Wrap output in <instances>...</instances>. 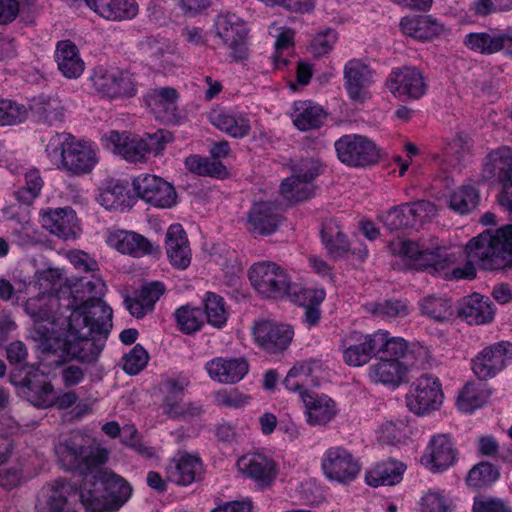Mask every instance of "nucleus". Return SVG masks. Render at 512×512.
<instances>
[{
  "instance_id": "17",
  "label": "nucleus",
  "mask_w": 512,
  "mask_h": 512,
  "mask_svg": "<svg viewBox=\"0 0 512 512\" xmlns=\"http://www.w3.org/2000/svg\"><path fill=\"white\" fill-rule=\"evenodd\" d=\"M339 349L345 364L361 367L377 355L374 333L349 332L341 338Z\"/></svg>"
},
{
  "instance_id": "20",
  "label": "nucleus",
  "mask_w": 512,
  "mask_h": 512,
  "mask_svg": "<svg viewBox=\"0 0 512 512\" xmlns=\"http://www.w3.org/2000/svg\"><path fill=\"white\" fill-rule=\"evenodd\" d=\"M217 35L233 50V58L241 60L246 58L247 49L244 40L247 36L245 22L233 13L220 14L215 20Z\"/></svg>"
},
{
  "instance_id": "10",
  "label": "nucleus",
  "mask_w": 512,
  "mask_h": 512,
  "mask_svg": "<svg viewBox=\"0 0 512 512\" xmlns=\"http://www.w3.org/2000/svg\"><path fill=\"white\" fill-rule=\"evenodd\" d=\"M443 399L440 380L430 374H422L416 378L405 395L408 410L416 416L429 415L439 410Z\"/></svg>"
},
{
  "instance_id": "48",
  "label": "nucleus",
  "mask_w": 512,
  "mask_h": 512,
  "mask_svg": "<svg viewBox=\"0 0 512 512\" xmlns=\"http://www.w3.org/2000/svg\"><path fill=\"white\" fill-rule=\"evenodd\" d=\"M315 189L313 181L289 176L281 182L280 194L287 202L298 203L314 197Z\"/></svg>"
},
{
  "instance_id": "58",
  "label": "nucleus",
  "mask_w": 512,
  "mask_h": 512,
  "mask_svg": "<svg viewBox=\"0 0 512 512\" xmlns=\"http://www.w3.org/2000/svg\"><path fill=\"white\" fill-rule=\"evenodd\" d=\"M204 307L209 324L216 328H221L226 324L228 313L224 299L221 296L213 292H207Z\"/></svg>"
},
{
  "instance_id": "63",
  "label": "nucleus",
  "mask_w": 512,
  "mask_h": 512,
  "mask_svg": "<svg viewBox=\"0 0 512 512\" xmlns=\"http://www.w3.org/2000/svg\"><path fill=\"white\" fill-rule=\"evenodd\" d=\"M384 225L390 231H398L404 228H414L406 204L390 209L381 216Z\"/></svg>"
},
{
  "instance_id": "14",
  "label": "nucleus",
  "mask_w": 512,
  "mask_h": 512,
  "mask_svg": "<svg viewBox=\"0 0 512 512\" xmlns=\"http://www.w3.org/2000/svg\"><path fill=\"white\" fill-rule=\"evenodd\" d=\"M325 476L332 481L348 484L360 472V465L350 451L341 446L327 449L321 461Z\"/></svg>"
},
{
  "instance_id": "42",
  "label": "nucleus",
  "mask_w": 512,
  "mask_h": 512,
  "mask_svg": "<svg viewBox=\"0 0 512 512\" xmlns=\"http://www.w3.org/2000/svg\"><path fill=\"white\" fill-rule=\"evenodd\" d=\"M58 298L49 294H42L38 297L29 298L25 303L26 313L34 322H47L50 325H57L60 318L56 316Z\"/></svg>"
},
{
  "instance_id": "30",
  "label": "nucleus",
  "mask_w": 512,
  "mask_h": 512,
  "mask_svg": "<svg viewBox=\"0 0 512 512\" xmlns=\"http://www.w3.org/2000/svg\"><path fill=\"white\" fill-rule=\"evenodd\" d=\"M202 463L196 456L179 453L166 466V479L177 485L187 486L201 474Z\"/></svg>"
},
{
  "instance_id": "32",
  "label": "nucleus",
  "mask_w": 512,
  "mask_h": 512,
  "mask_svg": "<svg viewBox=\"0 0 512 512\" xmlns=\"http://www.w3.org/2000/svg\"><path fill=\"white\" fill-rule=\"evenodd\" d=\"M178 93L174 88L154 89L146 97V103L155 117L163 122L176 120Z\"/></svg>"
},
{
  "instance_id": "2",
  "label": "nucleus",
  "mask_w": 512,
  "mask_h": 512,
  "mask_svg": "<svg viewBox=\"0 0 512 512\" xmlns=\"http://www.w3.org/2000/svg\"><path fill=\"white\" fill-rule=\"evenodd\" d=\"M318 368L320 365L317 361L300 362L290 369L283 381L287 390L300 395L310 425H326L338 412L336 402L329 396L307 392L309 387L317 385L315 372Z\"/></svg>"
},
{
  "instance_id": "6",
  "label": "nucleus",
  "mask_w": 512,
  "mask_h": 512,
  "mask_svg": "<svg viewBox=\"0 0 512 512\" xmlns=\"http://www.w3.org/2000/svg\"><path fill=\"white\" fill-rule=\"evenodd\" d=\"M248 275L252 287L263 298H291L300 288L292 283L286 269L275 262L255 263L250 267Z\"/></svg>"
},
{
  "instance_id": "5",
  "label": "nucleus",
  "mask_w": 512,
  "mask_h": 512,
  "mask_svg": "<svg viewBox=\"0 0 512 512\" xmlns=\"http://www.w3.org/2000/svg\"><path fill=\"white\" fill-rule=\"evenodd\" d=\"M46 152L51 158H59V168L70 175L90 173L98 162L96 152L69 133H57L52 136L46 146Z\"/></svg>"
},
{
  "instance_id": "33",
  "label": "nucleus",
  "mask_w": 512,
  "mask_h": 512,
  "mask_svg": "<svg viewBox=\"0 0 512 512\" xmlns=\"http://www.w3.org/2000/svg\"><path fill=\"white\" fill-rule=\"evenodd\" d=\"M210 121L217 129L233 138H244L251 131L250 119L243 113L230 110H214Z\"/></svg>"
},
{
  "instance_id": "3",
  "label": "nucleus",
  "mask_w": 512,
  "mask_h": 512,
  "mask_svg": "<svg viewBox=\"0 0 512 512\" xmlns=\"http://www.w3.org/2000/svg\"><path fill=\"white\" fill-rule=\"evenodd\" d=\"M470 262L484 270H500L512 266V224L486 231L466 245Z\"/></svg>"
},
{
  "instance_id": "16",
  "label": "nucleus",
  "mask_w": 512,
  "mask_h": 512,
  "mask_svg": "<svg viewBox=\"0 0 512 512\" xmlns=\"http://www.w3.org/2000/svg\"><path fill=\"white\" fill-rule=\"evenodd\" d=\"M132 184L140 198L156 207L168 208L176 202L174 187L156 175L141 174Z\"/></svg>"
},
{
  "instance_id": "34",
  "label": "nucleus",
  "mask_w": 512,
  "mask_h": 512,
  "mask_svg": "<svg viewBox=\"0 0 512 512\" xmlns=\"http://www.w3.org/2000/svg\"><path fill=\"white\" fill-rule=\"evenodd\" d=\"M87 6L104 19L123 21L138 14L135 0H86Z\"/></svg>"
},
{
  "instance_id": "18",
  "label": "nucleus",
  "mask_w": 512,
  "mask_h": 512,
  "mask_svg": "<svg viewBox=\"0 0 512 512\" xmlns=\"http://www.w3.org/2000/svg\"><path fill=\"white\" fill-rule=\"evenodd\" d=\"M386 86L398 98L420 99L427 91V83L423 74L414 67H402L393 70Z\"/></svg>"
},
{
  "instance_id": "64",
  "label": "nucleus",
  "mask_w": 512,
  "mask_h": 512,
  "mask_svg": "<svg viewBox=\"0 0 512 512\" xmlns=\"http://www.w3.org/2000/svg\"><path fill=\"white\" fill-rule=\"evenodd\" d=\"M452 502L440 491L429 490L420 503L421 512H451Z\"/></svg>"
},
{
  "instance_id": "44",
  "label": "nucleus",
  "mask_w": 512,
  "mask_h": 512,
  "mask_svg": "<svg viewBox=\"0 0 512 512\" xmlns=\"http://www.w3.org/2000/svg\"><path fill=\"white\" fill-rule=\"evenodd\" d=\"M104 492L113 512L117 511L130 498L132 488L122 477L114 473L103 472L100 474Z\"/></svg>"
},
{
  "instance_id": "39",
  "label": "nucleus",
  "mask_w": 512,
  "mask_h": 512,
  "mask_svg": "<svg viewBox=\"0 0 512 512\" xmlns=\"http://www.w3.org/2000/svg\"><path fill=\"white\" fill-rule=\"evenodd\" d=\"M55 58L61 73L69 79L78 78L84 71V61L77 46L70 40L57 43Z\"/></svg>"
},
{
  "instance_id": "29",
  "label": "nucleus",
  "mask_w": 512,
  "mask_h": 512,
  "mask_svg": "<svg viewBox=\"0 0 512 512\" xmlns=\"http://www.w3.org/2000/svg\"><path fill=\"white\" fill-rule=\"evenodd\" d=\"M165 250L172 266L184 270L191 263V248L187 234L180 224L171 225L165 237Z\"/></svg>"
},
{
  "instance_id": "61",
  "label": "nucleus",
  "mask_w": 512,
  "mask_h": 512,
  "mask_svg": "<svg viewBox=\"0 0 512 512\" xmlns=\"http://www.w3.org/2000/svg\"><path fill=\"white\" fill-rule=\"evenodd\" d=\"M498 478L499 471L494 465L481 462L469 471L466 481L469 486L480 488L492 484Z\"/></svg>"
},
{
  "instance_id": "36",
  "label": "nucleus",
  "mask_w": 512,
  "mask_h": 512,
  "mask_svg": "<svg viewBox=\"0 0 512 512\" xmlns=\"http://www.w3.org/2000/svg\"><path fill=\"white\" fill-rule=\"evenodd\" d=\"M77 499L91 512H113L107 500L104 486L99 475L86 477L80 491H77Z\"/></svg>"
},
{
  "instance_id": "11",
  "label": "nucleus",
  "mask_w": 512,
  "mask_h": 512,
  "mask_svg": "<svg viewBox=\"0 0 512 512\" xmlns=\"http://www.w3.org/2000/svg\"><path fill=\"white\" fill-rule=\"evenodd\" d=\"M338 159L350 167H367L378 162L380 154L376 145L367 137L348 134L334 144Z\"/></svg>"
},
{
  "instance_id": "26",
  "label": "nucleus",
  "mask_w": 512,
  "mask_h": 512,
  "mask_svg": "<svg viewBox=\"0 0 512 512\" xmlns=\"http://www.w3.org/2000/svg\"><path fill=\"white\" fill-rule=\"evenodd\" d=\"M373 71L362 59L349 60L344 66L345 88L351 99L363 101L367 97V88L372 82Z\"/></svg>"
},
{
  "instance_id": "59",
  "label": "nucleus",
  "mask_w": 512,
  "mask_h": 512,
  "mask_svg": "<svg viewBox=\"0 0 512 512\" xmlns=\"http://www.w3.org/2000/svg\"><path fill=\"white\" fill-rule=\"evenodd\" d=\"M185 167L192 173L200 176L219 177L225 173V166L215 160L201 157L199 155H191L185 159Z\"/></svg>"
},
{
  "instance_id": "21",
  "label": "nucleus",
  "mask_w": 512,
  "mask_h": 512,
  "mask_svg": "<svg viewBox=\"0 0 512 512\" xmlns=\"http://www.w3.org/2000/svg\"><path fill=\"white\" fill-rule=\"evenodd\" d=\"M237 466L260 489L270 487L278 474L275 461L262 453H248L240 457Z\"/></svg>"
},
{
  "instance_id": "62",
  "label": "nucleus",
  "mask_w": 512,
  "mask_h": 512,
  "mask_svg": "<svg viewBox=\"0 0 512 512\" xmlns=\"http://www.w3.org/2000/svg\"><path fill=\"white\" fill-rule=\"evenodd\" d=\"M291 175L307 181H313L320 174L321 165L318 160L312 157H305L290 160Z\"/></svg>"
},
{
  "instance_id": "7",
  "label": "nucleus",
  "mask_w": 512,
  "mask_h": 512,
  "mask_svg": "<svg viewBox=\"0 0 512 512\" xmlns=\"http://www.w3.org/2000/svg\"><path fill=\"white\" fill-rule=\"evenodd\" d=\"M89 82L97 95L107 99L130 98L137 93L135 74L117 67H95Z\"/></svg>"
},
{
  "instance_id": "8",
  "label": "nucleus",
  "mask_w": 512,
  "mask_h": 512,
  "mask_svg": "<svg viewBox=\"0 0 512 512\" xmlns=\"http://www.w3.org/2000/svg\"><path fill=\"white\" fill-rule=\"evenodd\" d=\"M107 141L115 153L129 162L138 163L146 161L148 154L158 155L165 147L166 138L161 130L145 137L111 131Z\"/></svg>"
},
{
  "instance_id": "40",
  "label": "nucleus",
  "mask_w": 512,
  "mask_h": 512,
  "mask_svg": "<svg viewBox=\"0 0 512 512\" xmlns=\"http://www.w3.org/2000/svg\"><path fill=\"white\" fill-rule=\"evenodd\" d=\"M400 27L404 34L419 40H431L444 30L443 25L429 15L404 17Z\"/></svg>"
},
{
  "instance_id": "12",
  "label": "nucleus",
  "mask_w": 512,
  "mask_h": 512,
  "mask_svg": "<svg viewBox=\"0 0 512 512\" xmlns=\"http://www.w3.org/2000/svg\"><path fill=\"white\" fill-rule=\"evenodd\" d=\"M187 383L169 378L162 383L164 393L159 406L162 414L172 420H191L202 415L203 408L197 402H184V390Z\"/></svg>"
},
{
  "instance_id": "23",
  "label": "nucleus",
  "mask_w": 512,
  "mask_h": 512,
  "mask_svg": "<svg viewBox=\"0 0 512 512\" xmlns=\"http://www.w3.org/2000/svg\"><path fill=\"white\" fill-rule=\"evenodd\" d=\"M106 243L122 254L142 257L159 253V246L133 231L120 229L108 230Z\"/></svg>"
},
{
  "instance_id": "35",
  "label": "nucleus",
  "mask_w": 512,
  "mask_h": 512,
  "mask_svg": "<svg viewBox=\"0 0 512 512\" xmlns=\"http://www.w3.org/2000/svg\"><path fill=\"white\" fill-rule=\"evenodd\" d=\"M459 315L470 325H484L493 321L495 310L489 298L474 293L464 299Z\"/></svg>"
},
{
  "instance_id": "53",
  "label": "nucleus",
  "mask_w": 512,
  "mask_h": 512,
  "mask_svg": "<svg viewBox=\"0 0 512 512\" xmlns=\"http://www.w3.org/2000/svg\"><path fill=\"white\" fill-rule=\"evenodd\" d=\"M24 180V185L14 191V197L20 205L30 206L39 197L44 181L37 169L27 171Z\"/></svg>"
},
{
  "instance_id": "28",
  "label": "nucleus",
  "mask_w": 512,
  "mask_h": 512,
  "mask_svg": "<svg viewBox=\"0 0 512 512\" xmlns=\"http://www.w3.org/2000/svg\"><path fill=\"white\" fill-rule=\"evenodd\" d=\"M205 369L212 380L222 384H235L248 373L249 364L242 357H216L206 363Z\"/></svg>"
},
{
  "instance_id": "46",
  "label": "nucleus",
  "mask_w": 512,
  "mask_h": 512,
  "mask_svg": "<svg viewBox=\"0 0 512 512\" xmlns=\"http://www.w3.org/2000/svg\"><path fill=\"white\" fill-rule=\"evenodd\" d=\"M325 298L323 289L299 288L291 297V300L305 307L304 321L313 326L320 320V310L318 306Z\"/></svg>"
},
{
  "instance_id": "52",
  "label": "nucleus",
  "mask_w": 512,
  "mask_h": 512,
  "mask_svg": "<svg viewBox=\"0 0 512 512\" xmlns=\"http://www.w3.org/2000/svg\"><path fill=\"white\" fill-rule=\"evenodd\" d=\"M464 45L479 54L491 55L500 51L499 32H474L465 35Z\"/></svg>"
},
{
  "instance_id": "25",
  "label": "nucleus",
  "mask_w": 512,
  "mask_h": 512,
  "mask_svg": "<svg viewBox=\"0 0 512 512\" xmlns=\"http://www.w3.org/2000/svg\"><path fill=\"white\" fill-rule=\"evenodd\" d=\"M485 164V171L496 177L502 184L503 190L498 201L503 206L512 197V149L507 146L493 150Z\"/></svg>"
},
{
  "instance_id": "24",
  "label": "nucleus",
  "mask_w": 512,
  "mask_h": 512,
  "mask_svg": "<svg viewBox=\"0 0 512 512\" xmlns=\"http://www.w3.org/2000/svg\"><path fill=\"white\" fill-rule=\"evenodd\" d=\"M457 450L447 434L434 435L421 457V462L432 472L446 470L457 460Z\"/></svg>"
},
{
  "instance_id": "19",
  "label": "nucleus",
  "mask_w": 512,
  "mask_h": 512,
  "mask_svg": "<svg viewBox=\"0 0 512 512\" xmlns=\"http://www.w3.org/2000/svg\"><path fill=\"white\" fill-rule=\"evenodd\" d=\"M252 332L255 342L270 353L285 350L293 338V330L290 326L269 319L255 321Z\"/></svg>"
},
{
  "instance_id": "49",
  "label": "nucleus",
  "mask_w": 512,
  "mask_h": 512,
  "mask_svg": "<svg viewBox=\"0 0 512 512\" xmlns=\"http://www.w3.org/2000/svg\"><path fill=\"white\" fill-rule=\"evenodd\" d=\"M489 395L484 383L469 382L460 391L457 406L463 412H473L487 402Z\"/></svg>"
},
{
  "instance_id": "43",
  "label": "nucleus",
  "mask_w": 512,
  "mask_h": 512,
  "mask_svg": "<svg viewBox=\"0 0 512 512\" xmlns=\"http://www.w3.org/2000/svg\"><path fill=\"white\" fill-rule=\"evenodd\" d=\"M325 117L324 110L311 101H297L293 104L291 119L299 130L317 129L323 124Z\"/></svg>"
},
{
  "instance_id": "50",
  "label": "nucleus",
  "mask_w": 512,
  "mask_h": 512,
  "mask_svg": "<svg viewBox=\"0 0 512 512\" xmlns=\"http://www.w3.org/2000/svg\"><path fill=\"white\" fill-rule=\"evenodd\" d=\"M321 236L323 244L333 257H340L348 252L349 242L336 221L329 220L325 222Z\"/></svg>"
},
{
  "instance_id": "54",
  "label": "nucleus",
  "mask_w": 512,
  "mask_h": 512,
  "mask_svg": "<svg viewBox=\"0 0 512 512\" xmlns=\"http://www.w3.org/2000/svg\"><path fill=\"white\" fill-rule=\"evenodd\" d=\"M31 109L40 120L48 124L60 122L64 116V107L57 98L39 97L33 102Z\"/></svg>"
},
{
  "instance_id": "56",
  "label": "nucleus",
  "mask_w": 512,
  "mask_h": 512,
  "mask_svg": "<svg viewBox=\"0 0 512 512\" xmlns=\"http://www.w3.org/2000/svg\"><path fill=\"white\" fill-rule=\"evenodd\" d=\"M127 195V186L119 181H110L101 190L98 201L107 210H117L121 208Z\"/></svg>"
},
{
  "instance_id": "51",
  "label": "nucleus",
  "mask_w": 512,
  "mask_h": 512,
  "mask_svg": "<svg viewBox=\"0 0 512 512\" xmlns=\"http://www.w3.org/2000/svg\"><path fill=\"white\" fill-rule=\"evenodd\" d=\"M374 336L376 352L381 357L399 360L408 352V343L401 337H391L389 332L382 330L374 332Z\"/></svg>"
},
{
  "instance_id": "60",
  "label": "nucleus",
  "mask_w": 512,
  "mask_h": 512,
  "mask_svg": "<svg viewBox=\"0 0 512 512\" xmlns=\"http://www.w3.org/2000/svg\"><path fill=\"white\" fill-rule=\"evenodd\" d=\"M175 319L179 330L185 334L195 333L203 325L201 309L190 306H182L177 309Z\"/></svg>"
},
{
  "instance_id": "47",
  "label": "nucleus",
  "mask_w": 512,
  "mask_h": 512,
  "mask_svg": "<svg viewBox=\"0 0 512 512\" xmlns=\"http://www.w3.org/2000/svg\"><path fill=\"white\" fill-rule=\"evenodd\" d=\"M269 33L275 37V54L273 60L277 67L288 64V57L294 51V37L295 32L293 29L285 26H277L272 24L269 27Z\"/></svg>"
},
{
  "instance_id": "15",
  "label": "nucleus",
  "mask_w": 512,
  "mask_h": 512,
  "mask_svg": "<svg viewBox=\"0 0 512 512\" xmlns=\"http://www.w3.org/2000/svg\"><path fill=\"white\" fill-rule=\"evenodd\" d=\"M512 360V344L501 341L485 347L472 360V370L476 377L485 381L495 377Z\"/></svg>"
},
{
  "instance_id": "41",
  "label": "nucleus",
  "mask_w": 512,
  "mask_h": 512,
  "mask_svg": "<svg viewBox=\"0 0 512 512\" xmlns=\"http://www.w3.org/2000/svg\"><path fill=\"white\" fill-rule=\"evenodd\" d=\"M405 468L403 463L395 460L377 463L366 472V483L371 487L395 485L402 480Z\"/></svg>"
},
{
  "instance_id": "4",
  "label": "nucleus",
  "mask_w": 512,
  "mask_h": 512,
  "mask_svg": "<svg viewBox=\"0 0 512 512\" xmlns=\"http://www.w3.org/2000/svg\"><path fill=\"white\" fill-rule=\"evenodd\" d=\"M60 467L66 471H79L81 474L103 465L109 456L108 449L92 445L81 435L60 439L54 446Z\"/></svg>"
},
{
  "instance_id": "13",
  "label": "nucleus",
  "mask_w": 512,
  "mask_h": 512,
  "mask_svg": "<svg viewBox=\"0 0 512 512\" xmlns=\"http://www.w3.org/2000/svg\"><path fill=\"white\" fill-rule=\"evenodd\" d=\"M10 381L16 387L17 394L34 406L47 408L54 405V388L38 371L29 369L25 376H21L20 372L11 373Z\"/></svg>"
},
{
  "instance_id": "22",
  "label": "nucleus",
  "mask_w": 512,
  "mask_h": 512,
  "mask_svg": "<svg viewBox=\"0 0 512 512\" xmlns=\"http://www.w3.org/2000/svg\"><path fill=\"white\" fill-rule=\"evenodd\" d=\"M282 221L280 206L272 201L254 203L247 215L248 230L262 236L274 233Z\"/></svg>"
},
{
  "instance_id": "45",
  "label": "nucleus",
  "mask_w": 512,
  "mask_h": 512,
  "mask_svg": "<svg viewBox=\"0 0 512 512\" xmlns=\"http://www.w3.org/2000/svg\"><path fill=\"white\" fill-rule=\"evenodd\" d=\"M419 308L422 315L437 323H449L455 317L454 305L445 297L435 295L424 297L419 303Z\"/></svg>"
},
{
  "instance_id": "31",
  "label": "nucleus",
  "mask_w": 512,
  "mask_h": 512,
  "mask_svg": "<svg viewBox=\"0 0 512 512\" xmlns=\"http://www.w3.org/2000/svg\"><path fill=\"white\" fill-rule=\"evenodd\" d=\"M77 501V487L65 479L49 485L45 506L40 512H76L72 504Z\"/></svg>"
},
{
  "instance_id": "57",
  "label": "nucleus",
  "mask_w": 512,
  "mask_h": 512,
  "mask_svg": "<svg viewBox=\"0 0 512 512\" xmlns=\"http://www.w3.org/2000/svg\"><path fill=\"white\" fill-rule=\"evenodd\" d=\"M366 311L384 319L403 318L409 314L408 305L401 300H385L379 303H369Z\"/></svg>"
},
{
  "instance_id": "38",
  "label": "nucleus",
  "mask_w": 512,
  "mask_h": 512,
  "mask_svg": "<svg viewBox=\"0 0 512 512\" xmlns=\"http://www.w3.org/2000/svg\"><path fill=\"white\" fill-rule=\"evenodd\" d=\"M165 292L161 282H151L142 286L136 297H126L125 306L130 314L136 318L144 317L154 309L155 303Z\"/></svg>"
},
{
  "instance_id": "55",
  "label": "nucleus",
  "mask_w": 512,
  "mask_h": 512,
  "mask_svg": "<svg viewBox=\"0 0 512 512\" xmlns=\"http://www.w3.org/2000/svg\"><path fill=\"white\" fill-rule=\"evenodd\" d=\"M479 201L477 190L472 186H462L450 196V208L459 213L466 214L476 208Z\"/></svg>"
},
{
  "instance_id": "9",
  "label": "nucleus",
  "mask_w": 512,
  "mask_h": 512,
  "mask_svg": "<svg viewBox=\"0 0 512 512\" xmlns=\"http://www.w3.org/2000/svg\"><path fill=\"white\" fill-rule=\"evenodd\" d=\"M389 247L394 255L408 258L411 265L419 270L440 272L452 263L446 248L439 245L429 248L408 239H397Z\"/></svg>"
},
{
  "instance_id": "37",
  "label": "nucleus",
  "mask_w": 512,
  "mask_h": 512,
  "mask_svg": "<svg viewBox=\"0 0 512 512\" xmlns=\"http://www.w3.org/2000/svg\"><path fill=\"white\" fill-rule=\"evenodd\" d=\"M76 214L71 208H56L41 214L42 227L64 239L75 235Z\"/></svg>"
},
{
  "instance_id": "27",
  "label": "nucleus",
  "mask_w": 512,
  "mask_h": 512,
  "mask_svg": "<svg viewBox=\"0 0 512 512\" xmlns=\"http://www.w3.org/2000/svg\"><path fill=\"white\" fill-rule=\"evenodd\" d=\"M407 365L397 359L380 357L368 367V378L374 384L398 388L406 379Z\"/></svg>"
},
{
  "instance_id": "1",
  "label": "nucleus",
  "mask_w": 512,
  "mask_h": 512,
  "mask_svg": "<svg viewBox=\"0 0 512 512\" xmlns=\"http://www.w3.org/2000/svg\"><path fill=\"white\" fill-rule=\"evenodd\" d=\"M94 297L75 307L67 316L70 339L67 346L69 353L82 362L96 361L102 351L105 340L112 329V309L100 298L104 294L105 284L97 279L88 282Z\"/></svg>"
}]
</instances>
